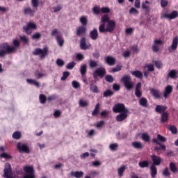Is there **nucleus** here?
I'll list each match as a JSON object with an SVG mask.
<instances>
[{
  "mask_svg": "<svg viewBox=\"0 0 178 178\" xmlns=\"http://www.w3.org/2000/svg\"><path fill=\"white\" fill-rule=\"evenodd\" d=\"M132 76H136L137 79H143V72L141 71L136 70L131 72Z\"/></svg>",
  "mask_w": 178,
  "mask_h": 178,
  "instance_id": "obj_33",
  "label": "nucleus"
},
{
  "mask_svg": "<svg viewBox=\"0 0 178 178\" xmlns=\"http://www.w3.org/2000/svg\"><path fill=\"white\" fill-rule=\"evenodd\" d=\"M80 22L83 25L82 26H87L88 24V20L87 19V17L82 16L80 17Z\"/></svg>",
  "mask_w": 178,
  "mask_h": 178,
  "instance_id": "obj_38",
  "label": "nucleus"
},
{
  "mask_svg": "<svg viewBox=\"0 0 178 178\" xmlns=\"http://www.w3.org/2000/svg\"><path fill=\"white\" fill-rule=\"evenodd\" d=\"M131 145L135 149H143V148H144V145L138 141L132 142Z\"/></svg>",
  "mask_w": 178,
  "mask_h": 178,
  "instance_id": "obj_26",
  "label": "nucleus"
},
{
  "mask_svg": "<svg viewBox=\"0 0 178 178\" xmlns=\"http://www.w3.org/2000/svg\"><path fill=\"white\" fill-rule=\"evenodd\" d=\"M178 47V36H175L172 42L170 47L168 48L169 51L172 49V51H176Z\"/></svg>",
  "mask_w": 178,
  "mask_h": 178,
  "instance_id": "obj_22",
  "label": "nucleus"
},
{
  "mask_svg": "<svg viewBox=\"0 0 178 178\" xmlns=\"http://www.w3.org/2000/svg\"><path fill=\"white\" fill-rule=\"evenodd\" d=\"M39 99L40 104H45V102H47V96H45V95L41 94L39 96Z\"/></svg>",
  "mask_w": 178,
  "mask_h": 178,
  "instance_id": "obj_46",
  "label": "nucleus"
},
{
  "mask_svg": "<svg viewBox=\"0 0 178 178\" xmlns=\"http://www.w3.org/2000/svg\"><path fill=\"white\" fill-rule=\"evenodd\" d=\"M80 73L82 76V77H84L86 76V74L87 73V65L83 64L80 67Z\"/></svg>",
  "mask_w": 178,
  "mask_h": 178,
  "instance_id": "obj_34",
  "label": "nucleus"
},
{
  "mask_svg": "<svg viewBox=\"0 0 178 178\" xmlns=\"http://www.w3.org/2000/svg\"><path fill=\"white\" fill-rule=\"evenodd\" d=\"M170 131L172 134H177V128L175 125H171L169 128Z\"/></svg>",
  "mask_w": 178,
  "mask_h": 178,
  "instance_id": "obj_51",
  "label": "nucleus"
},
{
  "mask_svg": "<svg viewBox=\"0 0 178 178\" xmlns=\"http://www.w3.org/2000/svg\"><path fill=\"white\" fill-rule=\"evenodd\" d=\"M23 33L27 34V35H31L34 30H37V24L35 22H28L22 28Z\"/></svg>",
  "mask_w": 178,
  "mask_h": 178,
  "instance_id": "obj_4",
  "label": "nucleus"
},
{
  "mask_svg": "<svg viewBox=\"0 0 178 178\" xmlns=\"http://www.w3.org/2000/svg\"><path fill=\"white\" fill-rule=\"evenodd\" d=\"M22 138V133L19 131H15L13 134V138L14 140H19Z\"/></svg>",
  "mask_w": 178,
  "mask_h": 178,
  "instance_id": "obj_44",
  "label": "nucleus"
},
{
  "mask_svg": "<svg viewBox=\"0 0 178 178\" xmlns=\"http://www.w3.org/2000/svg\"><path fill=\"white\" fill-rule=\"evenodd\" d=\"M72 176H74V177L76 178H81L84 176V172L83 171H76V172H71Z\"/></svg>",
  "mask_w": 178,
  "mask_h": 178,
  "instance_id": "obj_32",
  "label": "nucleus"
},
{
  "mask_svg": "<svg viewBox=\"0 0 178 178\" xmlns=\"http://www.w3.org/2000/svg\"><path fill=\"white\" fill-rule=\"evenodd\" d=\"M161 120L162 123H168L169 120V113L168 112H164L161 114Z\"/></svg>",
  "mask_w": 178,
  "mask_h": 178,
  "instance_id": "obj_30",
  "label": "nucleus"
},
{
  "mask_svg": "<svg viewBox=\"0 0 178 178\" xmlns=\"http://www.w3.org/2000/svg\"><path fill=\"white\" fill-rule=\"evenodd\" d=\"M101 12L102 13H109L111 12V9L108 7H103L101 8Z\"/></svg>",
  "mask_w": 178,
  "mask_h": 178,
  "instance_id": "obj_62",
  "label": "nucleus"
},
{
  "mask_svg": "<svg viewBox=\"0 0 178 178\" xmlns=\"http://www.w3.org/2000/svg\"><path fill=\"white\" fill-rule=\"evenodd\" d=\"M89 35L91 40H92L93 41L98 40V30L97 29H93L90 32Z\"/></svg>",
  "mask_w": 178,
  "mask_h": 178,
  "instance_id": "obj_23",
  "label": "nucleus"
},
{
  "mask_svg": "<svg viewBox=\"0 0 178 178\" xmlns=\"http://www.w3.org/2000/svg\"><path fill=\"white\" fill-rule=\"evenodd\" d=\"M135 95L136 98H141V97H143V92L141 91V82H138L136 86Z\"/></svg>",
  "mask_w": 178,
  "mask_h": 178,
  "instance_id": "obj_15",
  "label": "nucleus"
},
{
  "mask_svg": "<svg viewBox=\"0 0 178 178\" xmlns=\"http://www.w3.org/2000/svg\"><path fill=\"white\" fill-rule=\"evenodd\" d=\"M178 72L177 70H171L169 73L167 74V79H177Z\"/></svg>",
  "mask_w": 178,
  "mask_h": 178,
  "instance_id": "obj_24",
  "label": "nucleus"
},
{
  "mask_svg": "<svg viewBox=\"0 0 178 178\" xmlns=\"http://www.w3.org/2000/svg\"><path fill=\"white\" fill-rule=\"evenodd\" d=\"M150 94L154 97L156 99H161V91L158 89L152 88L150 90Z\"/></svg>",
  "mask_w": 178,
  "mask_h": 178,
  "instance_id": "obj_18",
  "label": "nucleus"
},
{
  "mask_svg": "<svg viewBox=\"0 0 178 178\" xmlns=\"http://www.w3.org/2000/svg\"><path fill=\"white\" fill-rule=\"evenodd\" d=\"M26 81L29 84H33V86H35V87H37V88H40V83H38L35 80H34V79H26Z\"/></svg>",
  "mask_w": 178,
  "mask_h": 178,
  "instance_id": "obj_37",
  "label": "nucleus"
},
{
  "mask_svg": "<svg viewBox=\"0 0 178 178\" xmlns=\"http://www.w3.org/2000/svg\"><path fill=\"white\" fill-rule=\"evenodd\" d=\"M105 80L108 83H113V76H112V75L108 74L105 76Z\"/></svg>",
  "mask_w": 178,
  "mask_h": 178,
  "instance_id": "obj_56",
  "label": "nucleus"
},
{
  "mask_svg": "<svg viewBox=\"0 0 178 178\" xmlns=\"http://www.w3.org/2000/svg\"><path fill=\"white\" fill-rule=\"evenodd\" d=\"M129 111L120 113L119 115H118L115 118V120L117 122H123V120H126L127 119V116Z\"/></svg>",
  "mask_w": 178,
  "mask_h": 178,
  "instance_id": "obj_17",
  "label": "nucleus"
},
{
  "mask_svg": "<svg viewBox=\"0 0 178 178\" xmlns=\"http://www.w3.org/2000/svg\"><path fill=\"white\" fill-rule=\"evenodd\" d=\"M151 160L153 162V164L154 166H159L161 165V163L162 162V159L159 156H156L155 154H153L150 156Z\"/></svg>",
  "mask_w": 178,
  "mask_h": 178,
  "instance_id": "obj_13",
  "label": "nucleus"
},
{
  "mask_svg": "<svg viewBox=\"0 0 178 178\" xmlns=\"http://www.w3.org/2000/svg\"><path fill=\"white\" fill-rule=\"evenodd\" d=\"M87 32V28L86 26H80L76 29V34L77 37H83Z\"/></svg>",
  "mask_w": 178,
  "mask_h": 178,
  "instance_id": "obj_14",
  "label": "nucleus"
},
{
  "mask_svg": "<svg viewBox=\"0 0 178 178\" xmlns=\"http://www.w3.org/2000/svg\"><path fill=\"white\" fill-rule=\"evenodd\" d=\"M139 105L143 108H148V100L145 97H141L139 99Z\"/></svg>",
  "mask_w": 178,
  "mask_h": 178,
  "instance_id": "obj_28",
  "label": "nucleus"
},
{
  "mask_svg": "<svg viewBox=\"0 0 178 178\" xmlns=\"http://www.w3.org/2000/svg\"><path fill=\"white\" fill-rule=\"evenodd\" d=\"M79 105L81 106V108H86V107L88 106V102L83 101V99H80Z\"/></svg>",
  "mask_w": 178,
  "mask_h": 178,
  "instance_id": "obj_52",
  "label": "nucleus"
},
{
  "mask_svg": "<svg viewBox=\"0 0 178 178\" xmlns=\"http://www.w3.org/2000/svg\"><path fill=\"white\" fill-rule=\"evenodd\" d=\"M118 148H119V144L118 143H111L109 145V149L111 151H118Z\"/></svg>",
  "mask_w": 178,
  "mask_h": 178,
  "instance_id": "obj_41",
  "label": "nucleus"
},
{
  "mask_svg": "<svg viewBox=\"0 0 178 178\" xmlns=\"http://www.w3.org/2000/svg\"><path fill=\"white\" fill-rule=\"evenodd\" d=\"M13 46H11V48H14V53L17 51V48L20 47V40L15 39L13 42Z\"/></svg>",
  "mask_w": 178,
  "mask_h": 178,
  "instance_id": "obj_31",
  "label": "nucleus"
},
{
  "mask_svg": "<svg viewBox=\"0 0 178 178\" xmlns=\"http://www.w3.org/2000/svg\"><path fill=\"white\" fill-rule=\"evenodd\" d=\"M99 33H108L106 28H105V24H102L99 26Z\"/></svg>",
  "mask_w": 178,
  "mask_h": 178,
  "instance_id": "obj_45",
  "label": "nucleus"
},
{
  "mask_svg": "<svg viewBox=\"0 0 178 178\" xmlns=\"http://www.w3.org/2000/svg\"><path fill=\"white\" fill-rule=\"evenodd\" d=\"M99 113V103H97L95 106L94 111L92 112V116H97Z\"/></svg>",
  "mask_w": 178,
  "mask_h": 178,
  "instance_id": "obj_40",
  "label": "nucleus"
},
{
  "mask_svg": "<svg viewBox=\"0 0 178 178\" xmlns=\"http://www.w3.org/2000/svg\"><path fill=\"white\" fill-rule=\"evenodd\" d=\"M124 170H126V166L123 165L118 168V175L122 177L123 176V173H124Z\"/></svg>",
  "mask_w": 178,
  "mask_h": 178,
  "instance_id": "obj_50",
  "label": "nucleus"
},
{
  "mask_svg": "<svg viewBox=\"0 0 178 178\" xmlns=\"http://www.w3.org/2000/svg\"><path fill=\"white\" fill-rule=\"evenodd\" d=\"M152 143H154V144H157V145L154 147V150H156V151H166V145L161 143V142H159L158 140V139L153 138Z\"/></svg>",
  "mask_w": 178,
  "mask_h": 178,
  "instance_id": "obj_10",
  "label": "nucleus"
},
{
  "mask_svg": "<svg viewBox=\"0 0 178 178\" xmlns=\"http://www.w3.org/2000/svg\"><path fill=\"white\" fill-rule=\"evenodd\" d=\"M112 95H113V92L111 90H106L103 94L104 97H112Z\"/></svg>",
  "mask_w": 178,
  "mask_h": 178,
  "instance_id": "obj_48",
  "label": "nucleus"
},
{
  "mask_svg": "<svg viewBox=\"0 0 178 178\" xmlns=\"http://www.w3.org/2000/svg\"><path fill=\"white\" fill-rule=\"evenodd\" d=\"M86 37H83L81 38L80 40V48L81 49H83V51H86V49H88V48H90V47H91V44H87L86 43Z\"/></svg>",
  "mask_w": 178,
  "mask_h": 178,
  "instance_id": "obj_16",
  "label": "nucleus"
},
{
  "mask_svg": "<svg viewBox=\"0 0 178 178\" xmlns=\"http://www.w3.org/2000/svg\"><path fill=\"white\" fill-rule=\"evenodd\" d=\"M170 170L172 173H178L177 166H176V164L173 162L170 163Z\"/></svg>",
  "mask_w": 178,
  "mask_h": 178,
  "instance_id": "obj_35",
  "label": "nucleus"
},
{
  "mask_svg": "<svg viewBox=\"0 0 178 178\" xmlns=\"http://www.w3.org/2000/svg\"><path fill=\"white\" fill-rule=\"evenodd\" d=\"M142 140H143V141H145V143H149V141H150L149 135H148V134H147V133H143L142 134Z\"/></svg>",
  "mask_w": 178,
  "mask_h": 178,
  "instance_id": "obj_42",
  "label": "nucleus"
},
{
  "mask_svg": "<svg viewBox=\"0 0 178 178\" xmlns=\"http://www.w3.org/2000/svg\"><path fill=\"white\" fill-rule=\"evenodd\" d=\"M166 109H168V106H166L157 105L155 108V111L157 113H165Z\"/></svg>",
  "mask_w": 178,
  "mask_h": 178,
  "instance_id": "obj_25",
  "label": "nucleus"
},
{
  "mask_svg": "<svg viewBox=\"0 0 178 178\" xmlns=\"http://www.w3.org/2000/svg\"><path fill=\"white\" fill-rule=\"evenodd\" d=\"M89 66L90 68L97 67L98 63L94 60H90L89 62Z\"/></svg>",
  "mask_w": 178,
  "mask_h": 178,
  "instance_id": "obj_47",
  "label": "nucleus"
},
{
  "mask_svg": "<svg viewBox=\"0 0 178 178\" xmlns=\"http://www.w3.org/2000/svg\"><path fill=\"white\" fill-rule=\"evenodd\" d=\"M92 10L95 15H99V13H101V9H99V7H98L97 6L93 7Z\"/></svg>",
  "mask_w": 178,
  "mask_h": 178,
  "instance_id": "obj_55",
  "label": "nucleus"
},
{
  "mask_svg": "<svg viewBox=\"0 0 178 178\" xmlns=\"http://www.w3.org/2000/svg\"><path fill=\"white\" fill-rule=\"evenodd\" d=\"M17 147L18 151L21 154L22 153L30 154V148L26 144H22V143L19 142L17 144Z\"/></svg>",
  "mask_w": 178,
  "mask_h": 178,
  "instance_id": "obj_8",
  "label": "nucleus"
},
{
  "mask_svg": "<svg viewBox=\"0 0 178 178\" xmlns=\"http://www.w3.org/2000/svg\"><path fill=\"white\" fill-rule=\"evenodd\" d=\"M134 33V28H128L125 30V34L127 35H131Z\"/></svg>",
  "mask_w": 178,
  "mask_h": 178,
  "instance_id": "obj_58",
  "label": "nucleus"
},
{
  "mask_svg": "<svg viewBox=\"0 0 178 178\" xmlns=\"http://www.w3.org/2000/svg\"><path fill=\"white\" fill-rule=\"evenodd\" d=\"M41 38V33H35L32 35V39L33 40H40Z\"/></svg>",
  "mask_w": 178,
  "mask_h": 178,
  "instance_id": "obj_59",
  "label": "nucleus"
},
{
  "mask_svg": "<svg viewBox=\"0 0 178 178\" xmlns=\"http://www.w3.org/2000/svg\"><path fill=\"white\" fill-rule=\"evenodd\" d=\"M49 52V49L45 47L42 49L40 48H36L35 49V50L33 51V55L35 56H38L40 55V59H45V58H47V56H48V54Z\"/></svg>",
  "mask_w": 178,
  "mask_h": 178,
  "instance_id": "obj_5",
  "label": "nucleus"
},
{
  "mask_svg": "<svg viewBox=\"0 0 178 178\" xmlns=\"http://www.w3.org/2000/svg\"><path fill=\"white\" fill-rule=\"evenodd\" d=\"M104 59H105L106 63H107V65H109V66H113L114 65L116 64V58H115L113 56H108Z\"/></svg>",
  "mask_w": 178,
  "mask_h": 178,
  "instance_id": "obj_20",
  "label": "nucleus"
},
{
  "mask_svg": "<svg viewBox=\"0 0 178 178\" xmlns=\"http://www.w3.org/2000/svg\"><path fill=\"white\" fill-rule=\"evenodd\" d=\"M120 70H122V65H117L116 67L113 68L111 72L113 73H115V72H120Z\"/></svg>",
  "mask_w": 178,
  "mask_h": 178,
  "instance_id": "obj_60",
  "label": "nucleus"
},
{
  "mask_svg": "<svg viewBox=\"0 0 178 178\" xmlns=\"http://www.w3.org/2000/svg\"><path fill=\"white\" fill-rule=\"evenodd\" d=\"M128 111L129 109L126 108V106L123 103H118L113 107V112H114V113H122Z\"/></svg>",
  "mask_w": 178,
  "mask_h": 178,
  "instance_id": "obj_6",
  "label": "nucleus"
},
{
  "mask_svg": "<svg viewBox=\"0 0 178 178\" xmlns=\"http://www.w3.org/2000/svg\"><path fill=\"white\" fill-rule=\"evenodd\" d=\"M69 76H70V72L66 71L64 72L63 73V76L61 77L62 81H65V80H66L69 77Z\"/></svg>",
  "mask_w": 178,
  "mask_h": 178,
  "instance_id": "obj_53",
  "label": "nucleus"
},
{
  "mask_svg": "<svg viewBox=\"0 0 178 178\" xmlns=\"http://www.w3.org/2000/svg\"><path fill=\"white\" fill-rule=\"evenodd\" d=\"M142 9L145 10V15H148L151 12V8H149V1L146 0L145 2L142 3Z\"/></svg>",
  "mask_w": 178,
  "mask_h": 178,
  "instance_id": "obj_19",
  "label": "nucleus"
},
{
  "mask_svg": "<svg viewBox=\"0 0 178 178\" xmlns=\"http://www.w3.org/2000/svg\"><path fill=\"white\" fill-rule=\"evenodd\" d=\"M116 27V22L113 20H110L106 25L107 33H113Z\"/></svg>",
  "mask_w": 178,
  "mask_h": 178,
  "instance_id": "obj_12",
  "label": "nucleus"
},
{
  "mask_svg": "<svg viewBox=\"0 0 178 178\" xmlns=\"http://www.w3.org/2000/svg\"><path fill=\"white\" fill-rule=\"evenodd\" d=\"M20 40L22 42H25L26 44L29 42V38H27L26 35L21 36Z\"/></svg>",
  "mask_w": 178,
  "mask_h": 178,
  "instance_id": "obj_63",
  "label": "nucleus"
},
{
  "mask_svg": "<svg viewBox=\"0 0 178 178\" xmlns=\"http://www.w3.org/2000/svg\"><path fill=\"white\" fill-rule=\"evenodd\" d=\"M11 54H15V47L9 45L8 42L0 44V58H3L6 55H11Z\"/></svg>",
  "mask_w": 178,
  "mask_h": 178,
  "instance_id": "obj_1",
  "label": "nucleus"
},
{
  "mask_svg": "<svg viewBox=\"0 0 178 178\" xmlns=\"http://www.w3.org/2000/svg\"><path fill=\"white\" fill-rule=\"evenodd\" d=\"M121 83H123L124 87H125L127 91H131L134 88V83L131 81V76L129 75H125L121 78Z\"/></svg>",
  "mask_w": 178,
  "mask_h": 178,
  "instance_id": "obj_2",
  "label": "nucleus"
},
{
  "mask_svg": "<svg viewBox=\"0 0 178 178\" xmlns=\"http://www.w3.org/2000/svg\"><path fill=\"white\" fill-rule=\"evenodd\" d=\"M75 66H76V63L74 61H72L71 63H69L66 65V69H69L70 70H72V69H73V67H74Z\"/></svg>",
  "mask_w": 178,
  "mask_h": 178,
  "instance_id": "obj_54",
  "label": "nucleus"
},
{
  "mask_svg": "<svg viewBox=\"0 0 178 178\" xmlns=\"http://www.w3.org/2000/svg\"><path fill=\"white\" fill-rule=\"evenodd\" d=\"M24 15H29V16H34L35 13V10L34 9H31L30 7H26L24 9Z\"/></svg>",
  "mask_w": 178,
  "mask_h": 178,
  "instance_id": "obj_27",
  "label": "nucleus"
},
{
  "mask_svg": "<svg viewBox=\"0 0 178 178\" xmlns=\"http://www.w3.org/2000/svg\"><path fill=\"white\" fill-rule=\"evenodd\" d=\"M172 92H173V86H166L163 92L164 98L166 99V98H168V97H169V95H170Z\"/></svg>",
  "mask_w": 178,
  "mask_h": 178,
  "instance_id": "obj_21",
  "label": "nucleus"
},
{
  "mask_svg": "<svg viewBox=\"0 0 178 178\" xmlns=\"http://www.w3.org/2000/svg\"><path fill=\"white\" fill-rule=\"evenodd\" d=\"M102 22L103 24H105V23H109V22H111V20H109V16H108V15H104L102 17Z\"/></svg>",
  "mask_w": 178,
  "mask_h": 178,
  "instance_id": "obj_49",
  "label": "nucleus"
},
{
  "mask_svg": "<svg viewBox=\"0 0 178 178\" xmlns=\"http://www.w3.org/2000/svg\"><path fill=\"white\" fill-rule=\"evenodd\" d=\"M129 13L131 15H138V10L136 8H134V7H132L130 10H129Z\"/></svg>",
  "mask_w": 178,
  "mask_h": 178,
  "instance_id": "obj_61",
  "label": "nucleus"
},
{
  "mask_svg": "<svg viewBox=\"0 0 178 178\" xmlns=\"http://www.w3.org/2000/svg\"><path fill=\"white\" fill-rule=\"evenodd\" d=\"M138 165L140 168H148L149 166V163L147 161H143L138 163Z\"/></svg>",
  "mask_w": 178,
  "mask_h": 178,
  "instance_id": "obj_39",
  "label": "nucleus"
},
{
  "mask_svg": "<svg viewBox=\"0 0 178 178\" xmlns=\"http://www.w3.org/2000/svg\"><path fill=\"white\" fill-rule=\"evenodd\" d=\"M24 171L26 175H25L23 178H35V173L34 172L33 166L24 167Z\"/></svg>",
  "mask_w": 178,
  "mask_h": 178,
  "instance_id": "obj_7",
  "label": "nucleus"
},
{
  "mask_svg": "<svg viewBox=\"0 0 178 178\" xmlns=\"http://www.w3.org/2000/svg\"><path fill=\"white\" fill-rule=\"evenodd\" d=\"M178 17V13L176 10L172 12V13H168V11L161 14V19H170L172 20L173 19H176Z\"/></svg>",
  "mask_w": 178,
  "mask_h": 178,
  "instance_id": "obj_9",
  "label": "nucleus"
},
{
  "mask_svg": "<svg viewBox=\"0 0 178 178\" xmlns=\"http://www.w3.org/2000/svg\"><path fill=\"white\" fill-rule=\"evenodd\" d=\"M76 58L77 59V60H83L84 59V56L81 54H78L76 56Z\"/></svg>",
  "mask_w": 178,
  "mask_h": 178,
  "instance_id": "obj_64",
  "label": "nucleus"
},
{
  "mask_svg": "<svg viewBox=\"0 0 178 178\" xmlns=\"http://www.w3.org/2000/svg\"><path fill=\"white\" fill-rule=\"evenodd\" d=\"M156 140L161 143H166V138H165V136H162L161 134H157V138H156Z\"/></svg>",
  "mask_w": 178,
  "mask_h": 178,
  "instance_id": "obj_43",
  "label": "nucleus"
},
{
  "mask_svg": "<svg viewBox=\"0 0 178 178\" xmlns=\"http://www.w3.org/2000/svg\"><path fill=\"white\" fill-rule=\"evenodd\" d=\"M51 37H55L59 47H63V44H65V39H63L62 33L58 31V29H54L51 31Z\"/></svg>",
  "mask_w": 178,
  "mask_h": 178,
  "instance_id": "obj_3",
  "label": "nucleus"
},
{
  "mask_svg": "<svg viewBox=\"0 0 178 178\" xmlns=\"http://www.w3.org/2000/svg\"><path fill=\"white\" fill-rule=\"evenodd\" d=\"M105 74H106V70L104 67L97 68L93 73L94 77L98 76L100 79H102Z\"/></svg>",
  "mask_w": 178,
  "mask_h": 178,
  "instance_id": "obj_11",
  "label": "nucleus"
},
{
  "mask_svg": "<svg viewBox=\"0 0 178 178\" xmlns=\"http://www.w3.org/2000/svg\"><path fill=\"white\" fill-rule=\"evenodd\" d=\"M151 172V177L155 178L156 177V175H158V170L156 169V166L154 165H152L150 167Z\"/></svg>",
  "mask_w": 178,
  "mask_h": 178,
  "instance_id": "obj_29",
  "label": "nucleus"
},
{
  "mask_svg": "<svg viewBox=\"0 0 178 178\" xmlns=\"http://www.w3.org/2000/svg\"><path fill=\"white\" fill-rule=\"evenodd\" d=\"M56 65H58L60 67H62L63 66H65V61H63L60 58H58L56 60Z\"/></svg>",
  "mask_w": 178,
  "mask_h": 178,
  "instance_id": "obj_57",
  "label": "nucleus"
},
{
  "mask_svg": "<svg viewBox=\"0 0 178 178\" xmlns=\"http://www.w3.org/2000/svg\"><path fill=\"white\" fill-rule=\"evenodd\" d=\"M90 90L92 91V92H94L95 94H97L98 92V86H97L94 83H90L89 85Z\"/></svg>",
  "mask_w": 178,
  "mask_h": 178,
  "instance_id": "obj_36",
  "label": "nucleus"
}]
</instances>
